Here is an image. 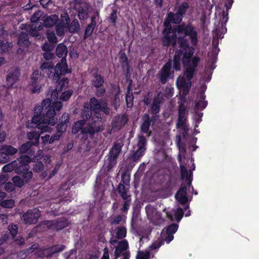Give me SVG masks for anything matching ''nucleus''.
<instances>
[{
  "label": "nucleus",
  "instance_id": "f257e3e1",
  "mask_svg": "<svg viewBox=\"0 0 259 259\" xmlns=\"http://www.w3.org/2000/svg\"><path fill=\"white\" fill-rule=\"evenodd\" d=\"M56 87L49 89L47 94L48 98L44 99L41 105L36 106L34 109V115L32 121L35 126L40 128L42 131H48L51 129L49 125L54 126L57 121L56 117L57 112L62 109L63 104L61 101H57L58 94L63 90L68 87L69 79L63 77L60 81L55 82Z\"/></svg>",
  "mask_w": 259,
  "mask_h": 259
},
{
  "label": "nucleus",
  "instance_id": "f03ea898",
  "mask_svg": "<svg viewBox=\"0 0 259 259\" xmlns=\"http://www.w3.org/2000/svg\"><path fill=\"white\" fill-rule=\"evenodd\" d=\"M179 45L181 49L175 51L172 68L176 71H180L181 69V64L185 68L184 75L186 78L187 81L180 89H182L183 94L186 95L190 91L192 85L191 80L195 75L200 59L197 56L193 57L195 49L192 47H189L186 40L180 41Z\"/></svg>",
  "mask_w": 259,
  "mask_h": 259
},
{
  "label": "nucleus",
  "instance_id": "7ed1b4c3",
  "mask_svg": "<svg viewBox=\"0 0 259 259\" xmlns=\"http://www.w3.org/2000/svg\"><path fill=\"white\" fill-rule=\"evenodd\" d=\"M175 32H177L178 34H183L184 36L178 37L176 34H163L161 38L163 47L168 48L171 46L172 47H175L178 40L179 47L178 50H180L179 42L182 40H186L189 47H192L193 49L197 45L198 42V32L191 23L188 24L183 23L177 25L175 27Z\"/></svg>",
  "mask_w": 259,
  "mask_h": 259
},
{
  "label": "nucleus",
  "instance_id": "20e7f679",
  "mask_svg": "<svg viewBox=\"0 0 259 259\" xmlns=\"http://www.w3.org/2000/svg\"><path fill=\"white\" fill-rule=\"evenodd\" d=\"M71 73L70 69H68L65 57L61 59V62L58 63L54 68V73L50 74L49 78L54 82H58L62 79V76Z\"/></svg>",
  "mask_w": 259,
  "mask_h": 259
},
{
  "label": "nucleus",
  "instance_id": "39448f33",
  "mask_svg": "<svg viewBox=\"0 0 259 259\" xmlns=\"http://www.w3.org/2000/svg\"><path fill=\"white\" fill-rule=\"evenodd\" d=\"M90 5L88 2L82 0H74L73 9L77 14L80 21H84L89 18Z\"/></svg>",
  "mask_w": 259,
  "mask_h": 259
},
{
  "label": "nucleus",
  "instance_id": "423d86ee",
  "mask_svg": "<svg viewBox=\"0 0 259 259\" xmlns=\"http://www.w3.org/2000/svg\"><path fill=\"white\" fill-rule=\"evenodd\" d=\"M122 145L120 143L115 142L109 151L108 154L106 156L105 160L107 168L108 170L111 169L117 163V157L121 151Z\"/></svg>",
  "mask_w": 259,
  "mask_h": 259
},
{
  "label": "nucleus",
  "instance_id": "0eeeda50",
  "mask_svg": "<svg viewBox=\"0 0 259 259\" xmlns=\"http://www.w3.org/2000/svg\"><path fill=\"white\" fill-rule=\"evenodd\" d=\"M172 63L173 60L169 59L159 71L158 78L162 84H165L169 78L174 76V71L171 70Z\"/></svg>",
  "mask_w": 259,
  "mask_h": 259
},
{
  "label": "nucleus",
  "instance_id": "6e6552de",
  "mask_svg": "<svg viewBox=\"0 0 259 259\" xmlns=\"http://www.w3.org/2000/svg\"><path fill=\"white\" fill-rule=\"evenodd\" d=\"M104 130V126L100 122H91L82 129V134L83 135V137L89 136L93 139L96 135Z\"/></svg>",
  "mask_w": 259,
  "mask_h": 259
},
{
  "label": "nucleus",
  "instance_id": "1a4fd4ad",
  "mask_svg": "<svg viewBox=\"0 0 259 259\" xmlns=\"http://www.w3.org/2000/svg\"><path fill=\"white\" fill-rule=\"evenodd\" d=\"M138 149L133 153L131 159L134 162L138 161L143 156L146 149L147 140L142 135H138Z\"/></svg>",
  "mask_w": 259,
  "mask_h": 259
},
{
  "label": "nucleus",
  "instance_id": "9d476101",
  "mask_svg": "<svg viewBox=\"0 0 259 259\" xmlns=\"http://www.w3.org/2000/svg\"><path fill=\"white\" fill-rule=\"evenodd\" d=\"M45 225L49 229L59 231L67 227L69 225V221L66 218H61L57 220L46 221Z\"/></svg>",
  "mask_w": 259,
  "mask_h": 259
},
{
  "label": "nucleus",
  "instance_id": "9b49d317",
  "mask_svg": "<svg viewBox=\"0 0 259 259\" xmlns=\"http://www.w3.org/2000/svg\"><path fill=\"white\" fill-rule=\"evenodd\" d=\"M164 101V94L159 92L157 96L153 98L152 103L150 105L149 112L151 114H158L160 111L161 106Z\"/></svg>",
  "mask_w": 259,
  "mask_h": 259
},
{
  "label": "nucleus",
  "instance_id": "f8f14e48",
  "mask_svg": "<svg viewBox=\"0 0 259 259\" xmlns=\"http://www.w3.org/2000/svg\"><path fill=\"white\" fill-rule=\"evenodd\" d=\"M30 166L27 164H18L15 169V173L21 175L25 181L29 182L32 177V172L29 170Z\"/></svg>",
  "mask_w": 259,
  "mask_h": 259
},
{
  "label": "nucleus",
  "instance_id": "ddd939ff",
  "mask_svg": "<svg viewBox=\"0 0 259 259\" xmlns=\"http://www.w3.org/2000/svg\"><path fill=\"white\" fill-rule=\"evenodd\" d=\"M40 216V212L37 208L29 209L23 215V220L25 224H36Z\"/></svg>",
  "mask_w": 259,
  "mask_h": 259
},
{
  "label": "nucleus",
  "instance_id": "4468645a",
  "mask_svg": "<svg viewBox=\"0 0 259 259\" xmlns=\"http://www.w3.org/2000/svg\"><path fill=\"white\" fill-rule=\"evenodd\" d=\"M20 72L18 68H12L9 70L6 77L7 84L9 88H16V83L19 80Z\"/></svg>",
  "mask_w": 259,
  "mask_h": 259
},
{
  "label": "nucleus",
  "instance_id": "2eb2a0df",
  "mask_svg": "<svg viewBox=\"0 0 259 259\" xmlns=\"http://www.w3.org/2000/svg\"><path fill=\"white\" fill-rule=\"evenodd\" d=\"M41 21L42 23L40 22L37 27V30H40L44 26L47 28H51L58 22L59 18L56 14L48 16L47 15H44L41 18Z\"/></svg>",
  "mask_w": 259,
  "mask_h": 259
},
{
  "label": "nucleus",
  "instance_id": "dca6fc26",
  "mask_svg": "<svg viewBox=\"0 0 259 259\" xmlns=\"http://www.w3.org/2000/svg\"><path fill=\"white\" fill-rule=\"evenodd\" d=\"M179 225L177 224L172 223L163 230V241L169 244L174 239V234L177 231Z\"/></svg>",
  "mask_w": 259,
  "mask_h": 259
},
{
  "label": "nucleus",
  "instance_id": "f3484780",
  "mask_svg": "<svg viewBox=\"0 0 259 259\" xmlns=\"http://www.w3.org/2000/svg\"><path fill=\"white\" fill-rule=\"evenodd\" d=\"M128 118L124 114H120L115 116L111 122L112 130L118 131L124 127L127 123Z\"/></svg>",
  "mask_w": 259,
  "mask_h": 259
},
{
  "label": "nucleus",
  "instance_id": "a211bd4d",
  "mask_svg": "<svg viewBox=\"0 0 259 259\" xmlns=\"http://www.w3.org/2000/svg\"><path fill=\"white\" fill-rule=\"evenodd\" d=\"M91 84L94 88H99L103 86L104 82L103 76L99 73L98 68H95L91 71Z\"/></svg>",
  "mask_w": 259,
  "mask_h": 259
},
{
  "label": "nucleus",
  "instance_id": "6ab92c4d",
  "mask_svg": "<svg viewBox=\"0 0 259 259\" xmlns=\"http://www.w3.org/2000/svg\"><path fill=\"white\" fill-rule=\"evenodd\" d=\"M70 120V116L68 113H64L59 118V123L56 126L57 132L63 135L66 131L67 123Z\"/></svg>",
  "mask_w": 259,
  "mask_h": 259
},
{
  "label": "nucleus",
  "instance_id": "aec40b11",
  "mask_svg": "<svg viewBox=\"0 0 259 259\" xmlns=\"http://www.w3.org/2000/svg\"><path fill=\"white\" fill-rule=\"evenodd\" d=\"M128 248V243L126 240H122L118 242V245L115 247L114 256L116 258H118L121 254L125 252Z\"/></svg>",
  "mask_w": 259,
  "mask_h": 259
},
{
  "label": "nucleus",
  "instance_id": "412c9836",
  "mask_svg": "<svg viewBox=\"0 0 259 259\" xmlns=\"http://www.w3.org/2000/svg\"><path fill=\"white\" fill-rule=\"evenodd\" d=\"M142 124L140 126L141 131L145 134H147L150 130L151 124V120L149 114L145 113L142 117Z\"/></svg>",
  "mask_w": 259,
  "mask_h": 259
},
{
  "label": "nucleus",
  "instance_id": "4be33fe9",
  "mask_svg": "<svg viewBox=\"0 0 259 259\" xmlns=\"http://www.w3.org/2000/svg\"><path fill=\"white\" fill-rule=\"evenodd\" d=\"M17 45L22 48H27L30 45L29 37L28 34L22 31L18 35Z\"/></svg>",
  "mask_w": 259,
  "mask_h": 259
},
{
  "label": "nucleus",
  "instance_id": "5701e85b",
  "mask_svg": "<svg viewBox=\"0 0 259 259\" xmlns=\"http://www.w3.org/2000/svg\"><path fill=\"white\" fill-rule=\"evenodd\" d=\"M68 54V49L64 43L59 44L56 49V55L59 58L66 57Z\"/></svg>",
  "mask_w": 259,
  "mask_h": 259
},
{
  "label": "nucleus",
  "instance_id": "b1692460",
  "mask_svg": "<svg viewBox=\"0 0 259 259\" xmlns=\"http://www.w3.org/2000/svg\"><path fill=\"white\" fill-rule=\"evenodd\" d=\"M134 97L132 92V82H130L127 87L125 100L128 108H131L134 104Z\"/></svg>",
  "mask_w": 259,
  "mask_h": 259
},
{
  "label": "nucleus",
  "instance_id": "393cba45",
  "mask_svg": "<svg viewBox=\"0 0 259 259\" xmlns=\"http://www.w3.org/2000/svg\"><path fill=\"white\" fill-rule=\"evenodd\" d=\"M27 138L33 146H37L39 143L40 134L36 131L30 132L27 134Z\"/></svg>",
  "mask_w": 259,
  "mask_h": 259
},
{
  "label": "nucleus",
  "instance_id": "a878e982",
  "mask_svg": "<svg viewBox=\"0 0 259 259\" xmlns=\"http://www.w3.org/2000/svg\"><path fill=\"white\" fill-rule=\"evenodd\" d=\"M117 191L122 199H127V196L131 195L129 193V186L126 188L125 185H124L121 183H119L118 185Z\"/></svg>",
  "mask_w": 259,
  "mask_h": 259
},
{
  "label": "nucleus",
  "instance_id": "bb28decb",
  "mask_svg": "<svg viewBox=\"0 0 259 259\" xmlns=\"http://www.w3.org/2000/svg\"><path fill=\"white\" fill-rule=\"evenodd\" d=\"M40 69L47 74L48 77L49 78L50 73H54V67L52 62H45L40 65Z\"/></svg>",
  "mask_w": 259,
  "mask_h": 259
},
{
  "label": "nucleus",
  "instance_id": "cd10ccee",
  "mask_svg": "<svg viewBox=\"0 0 259 259\" xmlns=\"http://www.w3.org/2000/svg\"><path fill=\"white\" fill-rule=\"evenodd\" d=\"M0 151L9 156L15 154L17 152L18 149L11 145H5L0 148Z\"/></svg>",
  "mask_w": 259,
  "mask_h": 259
},
{
  "label": "nucleus",
  "instance_id": "c85d7f7f",
  "mask_svg": "<svg viewBox=\"0 0 259 259\" xmlns=\"http://www.w3.org/2000/svg\"><path fill=\"white\" fill-rule=\"evenodd\" d=\"M101 104V99L98 100L95 97H92L90 100V108L92 109V111L97 113L100 109Z\"/></svg>",
  "mask_w": 259,
  "mask_h": 259
},
{
  "label": "nucleus",
  "instance_id": "c756f323",
  "mask_svg": "<svg viewBox=\"0 0 259 259\" xmlns=\"http://www.w3.org/2000/svg\"><path fill=\"white\" fill-rule=\"evenodd\" d=\"M205 95L203 93H201L199 100L195 103V108L197 109H204L207 105V101H205Z\"/></svg>",
  "mask_w": 259,
  "mask_h": 259
},
{
  "label": "nucleus",
  "instance_id": "7c9ffc66",
  "mask_svg": "<svg viewBox=\"0 0 259 259\" xmlns=\"http://www.w3.org/2000/svg\"><path fill=\"white\" fill-rule=\"evenodd\" d=\"M43 12L40 10H37L32 16L30 21L32 23H34V29H37L36 25L38 24L39 21H41V17L44 16Z\"/></svg>",
  "mask_w": 259,
  "mask_h": 259
},
{
  "label": "nucleus",
  "instance_id": "2f4dec72",
  "mask_svg": "<svg viewBox=\"0 0 259 259\" xmlns=\"http://www.w3.org/2000/svg\"><path fill=\"white\" fill-rule=\"evenodd\" d=\"M167 16L168 17V19H170V21H172V23L174 24H180L182 21L184 17L183 16L178 14L177 12L174 14L170 12L167 14Z\"/></svg>",
  "mask_w": 259,
  "mask_h": 259
},
{
  "label": "nucleus",
  "instance_id": "473e14b6",
  "mask_svg": "<svg viewBox=\"0 0 259 259\" xmlns=\"http://www.w3.org/2000/svg\"><path fill=\"white\" fill-rule=\"evenodd\" d=\"M115 232L116 238L118 239H122L126 236V229L123 226L116 227Z\"/></svg>",
  "mask_w": 259,
  "mask_h": 259
},
{
  "label": "nucleus",
  "instance_id": "72a5a7b5",
  "mask_svg": "<svg viewBox=\"0 0 259 259\" xmlns=\"http://www.w3.org/2000/svg\"><path fill=\"white\" fill-rule=\"evenodd\" d=\"M85 123V120H80L75 122L72 127V133L74 134H76L79 131H81L82 133V129L84 127V125Z\"/></svg>",
  "mask_w": 259,
  "mask_h": 259
},
{
  "label": "nucleus",
  "instance_id": "f704fd0d",
  "mask_svg": "<svg viewBox=\"0 0 259 259\" xmlns=\"http://www.w3.org/2000/svg\"><path fill=\"white\" fill-rule=\"evenodd\" d=\"M92 115V109L90 108L89 106L84 105L81 112V117L82 120H85V121L89 120Z\"/></svg>",
  "mask_w": 259,
  "mask_h": 259
},
{
  "label": "nucleus",
  "instance_id": "c9c22d12",
  "mask_svg": "<svg viewBox=\"0 0 259 259\" xmlns=\"http://www.w3.org/2000/svg\"><path fill=\"white\" fill-rule=\"evenodd\" d=\"M79 23L78 21L76 19H74L71 22L69 23L67 28L69 29L70 32L74 33L77 32L79 29Z\"/></svg>",
  "mask_w": 259,
  "mask_h": 259
},
{
  "label": "nucleus",
  "instance_id": "e433bc0d",
  "mask_svg": "<svg viewBox=\"0 0 259 259\" xmlns=\"http://www.w3.org/2000/svg\"><path fill=\"white\" fill-rule=\"evenodd\" d=\"M18 163L17 160H14L12 162L5 165L3 168L2 170L4 172H11L15 170L16 166H17Z\"/></svg>",
  "mask_w": 259,
  "mask_h": 259
},
{
  "label": "nucleus",
  "instance_id": "4c0bfd02",
  "mask_svg": "<svg viewBox=\"0 0 259 259\" xmlns=\"http://www.w3.org/2000/svg\"><path fill=\"white\" fill-rule=\"evenodd\" d=\"M55 26L57 34L60 36L64 35L65 33L64 29L65 28H67V26L59 22H57Z\"/></svg>",
  "mask_w": 259,
  "mask_h": 259
},
{
  "label": "nucleus",
  "instance_id": "58836bf2",
  "mask_svg": "<svg viewBox=\"0 0 259 259\" xmlns=\"http://www.w3.org/2000/svg\"><path fill=\"white\" fill-rule=\"evenodd\" d=\"M189 7V5L187 2H183L178 7L177 12L178 13V14H180V15L184 17V15L186 14Z\"/></svg>",
  "mask_w": 259,
  "mask_h": 259
},
{
  "label": "nucleus",
  "instance_id": "ea45409f",
  "mask_svg": "<svg viewBox=\"0 0 259 259\" xmlns=\"http://www.w3.org/2000/svg\"><path fill=\"white\" fill-rule=\"evenodd\" d=\"M99 111L103 112L106 115H109L110 113V109L108 107L107 103L103 99H101Z\"/></svg>",
  "mask_w": 259,
  "mask_h": 259
},
{
  "label": "nucleus",
  "instance_id": "a19ab883",
  "mask_svg": "<svg viewBox=\"0 0 259 259\" xmlns=\"http://www.w3.org/2000/svg\"><path fill=\"white\" fill-rule=\"evenodd\" d=\"M117 11L116 10H113L108 18L109 21L114 27L116 26L117 19Z\"/></svg>",
  "mask_w": 259,
  "mask_h": 259
},
{
  "label": "nucleus",
  "instance_id": "79ce46f5",
  "mask_svg": "<svg viewBox=\"0 0 259 259\" xmlns=\"http://www.w3.org/2000/svg\"><path fill=\"white\" fill-rule=\"evenodd\" d=\"M124 200V202L122 204V207L121 208V210L123 212L127 211L131 206V201H132V195L127 196V199H123Z\"/></svg>",
  "mask_w": 259,
  "mask_h": 259
},
{
  "label": "nucleus",
  "instance_id": "37998d69",
  "mask_svg": "<svg viewBox=\"0 0 259 259\" xmlns=\"http://www.w3.org/2000/svg\"><path fill=\"white\" fill-rule=\"evenodd\" d=\"M66 246L64 245H54L49 247V250H52V253L55 254L56 253L60 252L64 250Z\"/></svg>",
  "mask_w": 259,
  "mask_h": 259
},
{
  "label": "nucleus",
  "instance_id": "c03bdc74",
  "mask_svg": "<svg viewBox=\"0 0 259 259\" xmlns=\"http://www.w3.org/2000/svg\"><path fill=\"white\" fill-rule=\"evenodd\" d=\"M15 201L13 199H7L1 202L0 205L2 207L11 208L14 207Z\"/></svg>",
  "mask_w": 259,
  "mask_h": 259
},
{
  "label": "nucleus",
  "instance_id": "a18cd8bd",
  "mask_svg": "<svg viewBox=\"0 0 259 259\" xmlns=\"http://www.w3.org/2000/svg\"><path fill=\"white\" fill-rule=\"evenodd\" d=\"M73 91L71 89L62 92L60 97V99L63 101H66L68 100L71 96L72 95Z\"/></svg>",
  "mask_w": 259,
  "mask_h": 259
},
{
  "label": "nucleus",
  "instance_id": "49530a36",
  "mask_svg": "<svg viewBox=\"0 0 259 259\" xmlns=\"http://www.w3.org/2000/svg\"><path fill=\"white\" fill-rule=\"evenodd\" d=\"M70 20L67 12H63L61 14V20L59 23H62L67 26H68Z\"/></svg>",
  "mask_w": 259,
  "mask_h": 259
},
{
  "label": "nucleus",
  "instance_id": "de8ad7c7",
  "mask_svg": "<svg viewBox=\"0 0 259 259\" xmlns=\"http://www.w3.org/2000/svg\"><path fill=\"white\" fill-rule=\"evenodd\" d=\"M12 180L14 185L16 187L20 188L22 187L25 183V181L23 178L21 179L19 176H14Z\"/></svg>",
  "mask_w": 259,
  "mask_h": 259
},
{
  "label": "nucleus",
  "instance_id": "09e8293b",
  "mask_svg": "<svg viewBox=\"0 0 259 259\" xmlns=\"http://www.w3.org/2000/svg\"><path fill=\"white\" fill-rule=\"evenodd\" d=\"M33 146L31 142H27L22 144L19 148V152L21 154H24L27 152V151Z\"/></svg>",
  "mask_w": 259,
  "mask_h": 259
},
{
  "label": "nucleus",
  "instance_id": "8fccbe9b",
  "mask_svg": "<svg viewBox=\"0 0 259 259\" xmlns=\"http://www.w3.org/2000/svg\"><path fill=\"white\" fill-rule=\"evenodd\" d=\"M177 201L181 204L184 205V209L187 210L189 208V205L187 204L188 198L187 196H184L182 197L177 198Z\"/></svg>",
  "mask_w": 259,
  "mask_h": 259
},
{
  "label": "nucleus",
  "instance_id": "3c124183",
  "mask_svg": "<svg viewBox=\"0 0 259 259\" xmlns=\"http://www.w3.org/2000/svg\"><path fill=\"white\" fill-rule=\"evenodd\" d=\"M39 75V71L37 70H35L33 71L30 77V84L32 85H35L38 81V78Z\"/></svg>",
  "mask_w": 259,
  "mask_h": 259
},
{
  "label": "nucleus",
  "instance_id": "603ef678",
  "mask_svg": "<svg viewBox=\"0 0 259 259\" xmlns=\"http://www.w3.org/2000/svg\"><path fill=\"white\" fill-rule=\"evenodd\" d=\"M44 164L41 161L34 162L32 164V169L34 172H39L44 169Z\"/></svg>",
  "mask_w": 259,
  "mask_h": 259
},
{
  "label": "nucleus",
  "instance_id": "864d4df0",
  "mask_svg": "<svg viewBox=\"0 0 259 259\" xmlns=\"http://www.w3.org/2000/svg\"><path fill=\"white\" fill-rule=\"evenodd\" d=\"M18 164H27L31 161V158L29 156L22 155L17 159Z\"/></svg>",
  "mask_w": 259,
  "mask_h": 259
},
{
  "label": "nucleus",
  "instance_id": "5fc2aeb1",
  "mask_svg": "<svg viewBox=\"0 0 259 259\" xmlns=\"http://www.w3.org/2000/svg\"><path fill=\"white\" fill-rule=\"evenodd\" d=\"M184 212L183 209L181 207H178L174 213V216L177 222H179L182 219Z\"/></svg>",
  "mask_w": 259,
  "mask_h": 259
},
{
  "label": "nucleus",
  "instance_id": "6e6d98bb",
  "mask_svg": "<svg viewBox=\"0 0 259 259\" xmlns=\"http://www.w3.org/2000/svg\"><path fill=\"white\" fill-rule=\"evenodd\" d=\"M145 210L148 219H151L155 211V208L151 205H147L145 207Z\"/></svg>",
  "mask_w": 259,
  "mask_h": 259
},
{
  "label": "nucleus",
  "instance_id": "4d7b16f0",
  "mask_svg": "<svg viewBox=\"0 0 259 259\" xmlns=\"http://www.w3.org/2000/svg\"><path fill=\"white\" fill-rule=\"evenodd\" d=\"M181 168V179L184 180L185 178L186 179V178L188 177H192V174L191 173L190 175L188 174V172L186 167L183 165H180Z\"/></svg>",
  "mask_w": 259,
  "mask_h": 259
},
{
  "label": "nucleus",
  "instance_id": "13d9d810",
  "mask_svg": "<svg viewBox=\"0 0 259 259\" xmlns=\"http://www.w3.org/2000/svg\"><path fill=\"white\" fill-rule=\"evenodd\" d=\"M8 230H9L10 233L11 234L12 237L14 238L18 232L17 226L14 224H11L9 226Z\"/></svg>",
  "mask_w": 259,
  "mask_h": 259
},
{
  "label": "nucleus",
  "instance_id": "bf43d9fd",
  "mask_svg": "<svg viewBox=\"0 0 259 259\" xmlns=\"http://www.w3.org/2000/svg\"><path fill=\"white\" fill-rule=\"evenodd\" d=\"M96 28L87 25L84 31L83 38L86 39L91 36Z\"/></svg>",
  "mask_w": 259,
  "mask_h": 259
},
{
  "label": "nucleus",
  "instance_id": "052dcab7",
  "mask_svg": "<svg viewBox=\"0 0 259 259\" xmlns=\"http://www.w3.org/2000/svg\"><path fill=\"white\" fill-rule=\"evenodd\" d=\"M186 113V109L184 105L181 104L179 106V114H178V118H187L185 117V114Z\"/></svg>",
  "mask_w": 259,
  "mask_h": 259
},
{
  "label": "nucleus",
  "instance_id": "680f3d73",
  "mask_svg": "<svg viewBox=\"0 0 259 259\" xmlns=\"http://www.w3.org/2000/svg\"><path fill=\"white\" fill-rule=\"evenodd\" d=\"M69 189L70 188L69 186H67L66 183L61 184L58 190L59 195L61 196L64 195L65 194L63 193V191H64V192H67V193H68Z\"/></svg>",
  "mask_w": 259,
  "mask_h": 259
},
{
  "label": "nucleus",
  "instance_id": "e2e57ef3",
  "mask_svg": "<svg viewBox=\"0 0 259 259\" xmlns=\"http://www.w3.org/2000/svg\"><path fill=\"white\" fill-rule=\"evenodd\" d=\"M47 37L48 41L52 44H55L57 41V38L53 32H48L47 33Z\"/></svg>",
  "mask_w": 259,
  "mask_h": 259
},
{
  "label": "nucleus",
  "instance_id": "0e129e2a",
  "mask_svg": "<svg viewBox=\"0 0 259 259\" xmlns=\"http://www.w3.org/2000/svg\"><path fill=\"white\" fill-rule=\"evenodd\" d=\"M54 45L51 44L47 42H45L41 47V49L44 52L52 51L54 50Z\"/></svg>",
  "mask_w": 259,
  "mask_h": 259
},
{
  "label": "nucleus",
  "instance_id": "69168bd1",
  "mask_svg": "<svg viewBox=\"0 0 259 259\" xmlns=\"http://www.w3.org/2000/svg\"><path fill=\"white\" fill-rule=\"evenodd\" d=\"M130 176L126 175L125 172L123 173L121 175V182L120 183H122L124 185H127L129 186L130 185Z\"/></svg>",
  "mask_w": 259,
  "mask_h": 259
},
{
  "label": "nucleus",
  "instance_id": "338daca9",
  "mask_svg": "<svg viewBox=\"0 0 259 259\" xmlns=\"http://www.w3.org/2000/svg\"><path fill=\"white\" fill-rule=\"evenodd\" d=\"M96 88V91L95 92L96 95L98 97H103L106 92L105 88L103 86H102L101 87H99V88Z\"/></svg>",
  "mask_w": 259,
  "mask_h": 259
},
{
  "label": "nucleus",
  "instance_id": "774afa93",
  "mask_svg": "<svg viewBox=\"0 0 259 259\" xmlns=\"http://www.w3.org/2000/svg\"><path fill=\"white\" fill-rule=\"evenodd\" d=\"M150 253L148 252H143V251H139L137 256V259H149Z\"/></svg>",
  "mask_w": 259,
  "mask_h": 259
}]
</instances>
